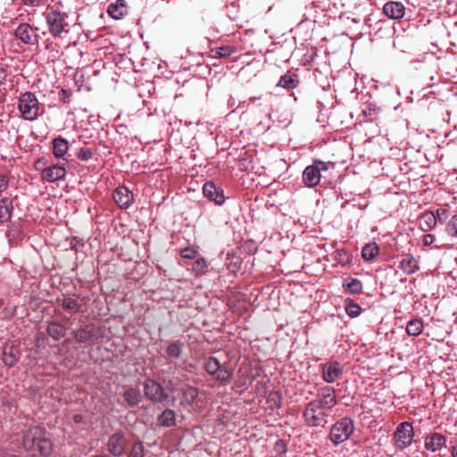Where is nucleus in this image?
Returning a JSON list of instances; mask_svg holds the SVG:
<instances>
[{"label": "nucleus", "mask_w": 457, "mask_h": 457, "mask_svg": "<svg viewBox=\"0 0 457 457\" xmlns=\"http://www.w3.org/2000/svg\"><path fill=\"white\" fill-rule=\"evenodd\" d=\"M337 403L335 389L331 386L322 387L317 397L306 404L303 413L304 422L309 427H325Z\"/></svg>", "instance_id": "f257e3e1"}, {"label": "nucleus", "mask_w": 457, "mask_h": 457, "mask_svg": "<svg viewBox=\"0 0 457 457\" xmlns=\"http://www.w3.org/2000/svg\"><path fill=\"white\" fill-rule=\"evenodd\" d=\"M19 440L25 451L29 452L37 448L44 457H48L53 453L54 445L46 436V431L43 427L32 426L29 428L21 432Z\"/></svg>", "instance_id": "f03ea898"}, {"label": "nucleus", "mask_w": 457, "mask_h": 457, "mask_svg": "<svg viewBox=\"0 0 457 457\" xmlns=\"http://www.w3.org/2000/svg\"><path fill=\"white\" fill-rule=\"evenodd\" d=\"M43 15L53 37H62L70 32L71 25L69 13L59 4L48 5Z\"/></svg>", "instance_id": "7ed1b4c3"}, {"label": "nucleus", "mask_w": 457, "mask_h": 457, "mask_svg": "<svg viewBox=\"0 0 457 457\" xmlns=\"http://www.w3.org/2000/svg\"><path fill=\"white\" fill-rule=\"evenodd\" d=\"M204 368L208 374L225 383L230 382L234 375V367L228 361L220 362L217 357L213 356L205 361Z\"/></svg>", "instance_id": "20e7f679"}, {"label": "nucleus", "mask_w": 457, "mask_h": 457, "mask_svg": "<svg viewBox=\"0 0 457 457\" xmlns=\"http://www.w3.org/2000/svg\"><path fill=\"white\" fill-rule=\"evenodd\" d=\"M18 109L21 117L27 120H35L43 112L40 104L32 92H26L19 98Z\"/></svg>", "instance_id": "39448f33"}, {"label": "nucleus", "mask_w": 457, "mask_h": 457, "mask_svg": "<svg viewBox=\"0 0 457 457\" xmlns=\"http://www.w3.org/2000/svg\"><path fill=\"white\" fill-rule=\"evenodd\" d=\"M354 430L353 422L350 418L345 417L332 425L329 438L336 445L345 442Z\"/></svg>", "instance_id": "423d86ee"}, {"label": "nucleus", "mask_w": 457, "mask_h": 457, "mask_svg": "<svg viewBox=\"0 0 457 457\" xmlns=\"http://www.w3.org/2000/svg\"><path fill=\"white\" fill-rule=\"evenodd\" d=\"M328 163L315 160L312 164L308 165L303 172V182L308 187H313L317 186L321 178V171L328 170Z\"/></svg>", "instance_id": "0eeeda50"}, {"label": "nucleus", "mask_w": 457, "mask_h": 457, "mask_svg": "<svg viewBox=\"0 0 457 457\" xmlns=\"http://www.w3.org/2000/svg\"><path fill=\"white\" fill-rule=\"evenodd\" d=\"M413 436L412 425L408 421H403L396 427L393 439L396 448L403 450L412 444Z\"/></svg>", "instance_id": "6e6552de"}, {"label": "nucleus", "mask_w": 457, "mask_h": 457, "mask_svg": "<svg viewBox=\"0 0 457 457\" xmlns=\"http://www.w3.org/2000/svg\"><path fill=\"white\" fill-rule=\"evenodd\" d=\"M37 29L38 28L32 27L28 22H21L13 31V36L24 45L35 46L39 42V36L37 33Z\"/></svg>", "instance_id": "1a4fd4ad"}, {"label": "nucleus", "mask_w": 457, "mask_h": 457, "mask_svg": "<svg viewBox=\"0 0 457 457\" xmlns=\"http://www.w3.org/2000/svg\"><path fill=\"white\" fill-rule=\"evenodd\" d=\"M144 391L145 396L154 403H162L169 397L163 387L155 380L151 378L145 379L144 383Z\"/></svg>", "instance_id": "9d476101"}, {"label": "nucleus", "mask_w": 457, "mask_h": 457, "mask_svg": "<svg viewBox=\"0 0 457 457\" xmlns=\"http://www.w3.org/2000/svg\"><path fill=\"white\" fill-rule=\"evenodd\" d=\"M107 451L114 457H121L128 446V439L121 432L110 436L107 441Z\"/></svg>", "instance_id": "9b49d317"}, {"label": "nucleus", "mask_w": 457, "mask_h": 457, "mask_svg": "<svg viewBox=\"0 0 457 457\" xmlns=\"http://www.w3.org/2000/svg\"><path fill=\"white\" fill-rule=\"evenodd\" d=\"M66 176L64 164H54L42 169L41 178L50 183L63 179Z\"/></svg>", "instance_id": "f8f14e48"}, {"label": "nucleus", "mask_w": 457, "mask_h": 457, "mask_svg": "<svg viewBox=\"0 0 457 457\" xmlns=\"http://www.w3.org/2000/svg\"><path fill=\"white\" fill-rule=\"evenodd\" d=\"M343 375V370L339 362L328 361L322 364V378L327 383H333Z\"/></svg>", "instance_id": "ddd939ff"}, {"label": "nucleus", "mask_w": 457, "mask_h": 457, "mask_svg": "<svg viewBox=\"0 0 457 457\" xmlns=\"http://www.w3.org/2000/svg\"><path fill=\"white\" fill-rule=\"evenodd\" d=\"M446 438L444 435L434 432L428 435L424 439V446L428 451L436 452L445 447Z\"/></svg>", "instance_id": "4468645a"}, {"label": "nucleus", "mask_w": 457, "mask_h": 457, "mask_svg": "<svg viewBox=\"0 0 457 457\" xmlns=\"http://www.w3.org/2000/svg\"><path fill=\"white\" fill-rule=\"evenodd\" d=\"M71 335L73 336L77 343H88L91 344L98 338V331L96 328H88L80 327L78 329L72 330Z\"/></svg>", "instance_id": "2eb2a0df"}, {"label": "nucleus", "mask_w": 457, "mask_h": 457, "mask_svg": "<svg viewBox=\"0 0 457 457\" xmlns=\"http://www.w3.org/2000/svg\"><path fill=\"white\" fill-rule=\"evenodd\" d=\"M112 197L121 209L129 208L133 201V194L126 187H117L112 194Z\"/></svg>", "instance_id": "dca6fc26"}, {"label": "nucleus", "mask_w": 457, "mask_h": 457, "mask_svg": "<svg viewBox=\"0 0 457 457\" xmlns=\"http://www.w3.org/2000/svg\"><path fill=\"white\" fill-rule=\"evenodd\" d=\"M203 193L205 197L216 204L220 205L225 201L223 190L218 188L213 182H206L203 187Z\"/></svg>", "instance_id": "f3484780"}, {"label": "nucleus", "mask_w": 457, "mask_h": 457, "mask_svg": "<svg viewBox=\"0 0 457 457\" xmlns=\"http://www.w3.org/2000/svg\"><path fill=\"white\" fill-rule=\"evenodd\" d=\"M383 12L393 20H398L404 16L405 7L401 2L390 1L384 4Z\"/></svg>", "instance_id": "a211bd4d"}, {"label": "nucleus", "mask_w": 457, "mask_h": 457, "mask_svg": "<svg viewBox=\"0 0 457 457\" xmlns=\"http://www.w3.org/2000/svg\"><path fill=\"white\" fill-rule=\"evenodd\" d=\"M57 303L63 311L71 314L79 312L82 308L79 297H75L74 295H63L62 298L57 299Z\"/></svg>", "instance_id": "6ab92c4d"}, {"label": "nucleus", "mask_w": 457, "mask_h": 457, "mask_svg": "<svg viewBox=\"0 0 457 457\" xmlns=\"http://www.w3.org/2000/svg\"><path fill=\"white\" fill-rule=\"evenodd\" d=\"M20 351L13 345H4L2 353V361L4 365L12 367L19 361Z\"/></svg>", "instance_id": "aec40b11"}, {"label": "nucleus", "mask_w": 457, "mask_h": 457, "mask_svg": "<svg viewBox=\"0 0 457 457\" xmlns=\"http://www.w3.org/2000/svg\"><path fill=\"white\" fill-rule=\"evenodd\" d=\"M108 14L115 19L120 20L125 16L128 12V6L124 0H117L115 3H112L107 9Z\"/></svg>", "instance_id": "412c9836"}, {"label": "nucleus", "mask_w": 457, "mask_h": 457, "mask_svg": "<svg viewBox=\"0 0 457 457\" xmlns=\"http://www.w3.org/2000/svg\"><path fill=\"white\" fill-rule=\"evenodd\" d=\"M400 269L408 275L415 273L419 269L418 261L411 254H405L401 262Z\"/></svg>", "instance_id": "4be33fe9"}, {"label": "nucleus", "mask_w": 457, "mask_h": 457, "mask_svg": "<svg viewBox=\"0 0 457 457\" xmlns=\"http://www.w3.org/2000/svg\"><path fill=\"white\" fill-rule=\"evenodd\" d=\"M420 228L422 231H429L436 225V217L433 212H425L419 217Z\"/></svg>", "instance_id": "5701e85b"}, {"label": "nucleus", "mask_w": 457, "mask_h": 457, "mask_svg": "<svg viewBox=\"0 0 457 457\" xmlns=\"http://www.w3.org/2000/svg\"><path fill=\"white\" fill-rule=\"evenodd\" d=\"M46 332L54 340H60L66 335V328L57 321H50Z\"/></svg>", "instance_id": "b1692460"}, {"label": "nucleus", "mask_w": 457, "mask_h": 457, "mask_svg": "<svg viewBox=\"0 0 457 457\" xmlns=\"http://www.w3.org/2000/svg\"><path fill=\"white\" fill-rule=\"evenodd\" d=\"M69 149L68 141L58 137L53 140V154L56 158L63 157Z\"/></svg>", "instance_id": "393cba45"}, {"label": "nucleus", "mask_w": 457, "mask_h": 457, "mask_svg": "<svg viewBox=\"0 0 457 457\" xmlns=\"http://www.w3.org/2000/svg\"><path fill=\"white\" fill-rule=\"evenodd\" d=\"M380 112V108L378 107L375 104H368L366 107L362 110L361 115L363 117L364 122H373L378 120V114Z\"/></svg>", "instance_id": "a878e982"}, {"label": "nucleus", "mask_w": 457, "mask_h": 457, "mask_svg": "<svg viewBox=\"0 0 457 457\" xmlns=\"http://www.w3.org/2000/svg\"><path fill=\"white\" fill-rule=\"evenodd\" d=\"M343 287L352 295H359L362 291V283L360 279L348 278L344 280Z\"/></svg>", "instance_id": "bb28decb"}, {"label": "nucleus", "mask_w": 457, "mask_h": 457, "mask_svg": "<svg viewBox=\"0 0 457 457\" xmlns=\"http://www.w3.org/2000/svg\"><path fill=\"white\" fill-rule=\"evenodd\" d=\"M123 398L129 406L133 407L141 401V394L138 389L129 387L124 391Z\"/></svg>", "instance_id": "cd10ccee"}, {"label": "nucleus", "mask_w": 457, "mask_h": 457, "mask_svg": "<svg viewBox=\"0 0 457 457\" xmlns=\"http://www.w3.org/2000/svg\"><path fill=\"white\" fill-rule=\"evenodd\" d=\"M176 422V414L174 411L170 409H166L162 412V414L158 417V423L162 427H171L174 426Z\"/></svg>", "instance_id": "c85d7f7f"}, {"label": "nucleus", "mask_w": 457, "mask_h": 457, "mask_svg": "<svg viewBox=\"0 0 457 457\" xmlns=\"http://www.w3.org/2000/svg\"><path fill=\"white\" fill-rule=\"evenodd\" d=\"M183 343L179 340L170 342L166 348L167 356L172 361L179 359L182 354Z\"/></svg>", "instance_id": "c756f323"}, {"label": "nucleus", "mask_w": 457, "mask_h": 457, "mask_svg": "<svg viewBox=\"0 0 457 457\" xmlns=\"http://www.w3.org/2000/svg\"><path fill=\"white\" fill-rule=\"evenodd\" d=\"M12 204L8 198L0 200V222L7 221L12 215Z\"/></svg>", "instance_id": "7c9ffc66"}, {"label": "nucleus", "mask_w": 457, "mask_h": 457, "mask_svg": "<svg viewBox=\"0 0 457 457\" xmlns=\"http://www.w3.org/2000/svg\"><path fill=\"white\" fill-rule=\"evenodd\" d=\"M423 322L420 319H413L406 325V333L409 336L418 337L422 333Z\"/></svg>", "instance_id": "2f4dec72"}, {"label": "nucleus", "mask_w": 457, "mask_h": 457, "mask_svg": "<svg viewBox=\"0 0 457 457\" xmlns=\"http://www.w3.org/2000/svg\"><path fill=\"white\" fill-rule=\"evenodd\" d=\"M299 83L298 77L295 74H286L280 78L278 82V86L287 88L292 89L297 87Z\"/></svg>", "instance_id": "473e14b6"}, {"label": "nucleus", "mask_w": 457, "mask_h": 457, "mask_svg": "<svg viewBox=\"0 0 457 457\" xmlns=\"http://www.w3.org/2000/svg\"><path fill=\"white\" fill-rule=\"evenodd\" d=\"M379 247L376 243L367 244L361 251V256L365 261H372L378 256Z\"/></svg>", "instance_id": "72a5a7b5"}, {"label": "nucleus", "mask_w": 457, "mask_h": 457, "mask_svg": "<svg viewBox=\"0 0 457 457\" xmlns=\"http://www.w3.org/2000/svg\"><path fill=\"white\" fill-rule=\"evenodd\" d=\"M212 56L214 58H226L236 53V48L230 46H223L212 49Z\"/></svg>", "instance_id": "f704fd0d"}, {"label": "nucleus", "mask_w": 457, "mask_h": 457, "mask_svg": "<svg viewBox=\"0 0 457 457\" xmlns=\"http://www.w3.org/2000/svg\"><path fill=\"white\" fill-rule=\"evenodd\" d=\"M207 270L208 262L204 257L198 258L192 265V271L196 276L204 275L207 272Z\"/></svg>", "instance_id": "c9c22d12"}, {"label": "nucleus", "mask_w": 457, "mask_h": 457, "mask_svg": "<svg viewBox=\"0 0 457 457\" xmlns=\"http://www.w3.org/2000/svg\"><path fill=\"white\" fill-rule=\"evenodd\" d=\"M345 309L347 315L350 316L351 318L358 317L361 312V306L358 303H354L353 300L345 301Z\"/></svg>", "instance_id": "e433bc0d"}, {"label": "nucleus", "mask_w": 457, "mask_h": 457, "mask_svg": "<svg viewBox=\"0 0 457 457\" xmlns=\"http://www.w3.org/2000/svg\"><path fill=\"white\" fill-rule=\"evenodd\" d=\"M446 232L453 237H457V215L451 217L446 224Z\"/></svg>", "instance_id": "4c0bfd02"}, {"label": "nucleus", "mask_w": 457, "mask_h": 457, "mask_svg": "<svg viewBox=\"0 0 457 457\" xmlns=\"http://www.w3.org/2000/svg\"><path fill=\"white\" fill-rule=\"evenodd\" d=\"M144 452L143 443L140 441L136 442L129 452V457H144Z\"/></svg>", "instance_id": "58836bf2"}, {"label": "nucleus", "mask_w": 457, "mask_h": 457, "mask_svg": "<svg viewBox=\"0 0 457 457\" xmlns=\"http://www.w3.org/2000/svg\"><path fill=\"white\" fill-rule=\"evenodd\" d=\"M281 401L282 398L278 392H270L268 395V402L273 408H280Z\"/></svg>", "instance_id": "ea45409f"}, {"label": "nucleus", "mask_w": 457, "mask_h": 457, "mask_svg": "<svg viewBox=\"0 0 457 457\" xmlns=\"http://www.w3.org/2000/svg\"><path fill=\"white\" fill-rule=\"evenodd\" d=\"M183 395L187 403H193L194 400L196 398L198 392L196 388L189 386L184 390Z\"/></svg>", "instance_id": "a19ab883"}, {"label": "nucleus", "mask_w": 457, "mask_h": 457, "mask_svg": "<svg viewBox=\"0 0 457 457\" xmlns=\"http://www.w3.org/2000/svg\"><path fill=\"white\" fill-rule=\"evenodd\" d=\"M93 156V151L90 148H80L77 157L81 161H88Z\"/></svg>", "instance_id": "79ce46f5"}, {"label": "nucleus", "mask_w": 457, "mask_h": 457, "mask_svg": "<svg viewBox=\"0 0 457 457\" xmlns=\"http://www.w3.org/2000/svg\"><path fill=\"white\" fill-rule=\"evenodd\" d=\"M435 215L436 217V221L438 220L440 223H445L449 218V212L446 209L439 208L436 211Z\"/></svg>", "instance_id": "37998d69"}, {"label": "nucleus", "mask_w": 457, "mask_h": 457, "mask_svg": "<svg viewBox=\"0 0 457 457\" xmlns=\"http://www.w3.org/2000/svg\"><path fill=\"white\" fill-rule=\"evenodd\" d=\"M196 253V250L191 247H186L181 251V256L185 259H194Z\"/></svg>", "instance_id": "c03bdc74"}, {"label": "nucleus", "mask_w": 457, "mask_h": 457, "mask_svg": "<svg viewBox=\"0 0 457 457\" xmlns=\"http://www.w3.org/2000/svg\"><path fill=\"white\" fill-rule=\"evenodd\" d=\"M9 187V179L6 176L0 174V193L5 191Z\"/></svg>", "instance_id": "a18cd8bd"}, {"label": "nucleus", "mask_w": 457, "mask_h": 457, "mask_svg": "<svg viewBox=\"0 0 457 457\" xmlns=\"http://www.w3.org/2000/svg\"><path fill=\"white\" fill-rule=\"evenodd\" d=\"M70 97H71V93L65 89H62L60 92H59V98L63 102V103H70Z\"/></svg>", "instance_id": "49530a36"}, {"label": "nucleus", "mask_w": 457, "mask_h": 457, "mask_svg": "<svg viewBox=\"0 0 457 457\" xmlns=\"http://www.w3.org/2000/svg\"><path fill=\"white\" fill-rule=\"evenodd\" d=\"M25 5L31 7H37L43 4V0H21Z\"/></svg>", "instance_id": "de8ad7c7"}, {"label": "nucleus", "mask_w": 457, "mask_h": 457, "mask_svg": "<svg viewBox=\"0 0 457 457\" xmlns=\"http://www.w3.org/2000/svg\"><path fill=\"white\" fill-rule=\"evenodd\" d=\"M436 240V237L432 234H426L423 237V245L426 246L431 245Z\"/></svg>", "instance_id": "09e8293b"}, {"label": "nucleus", "mask_w": 457, "mask_h": 457, "mask_svg": "<svg viewBox=\"0 0 457 457\" xmlns=\"http://www.w3.org/2000/svg\"><path fill=\"white\" fill-rule=\"evenodd\" d=\"M7 78V71L0 67V86L4 85Z\"/></svg>", "instance_id": "8fccbe9b"}, {"label": "nucleus", "mask_w": 457, "mask_h": 457, "mask_svg": "<svg viewBox=\"0 0 457 457\" xmlns=\"http://www.w3.org/2000/svg\"><path fill=\"white\" fill-rule=\"evenodd\" d=\"M43 165H45V162L43 159H37L35 162V168L37 170H40V173L42 172V169L45 168L43 167Z\"/></svg>", "instance_id": "3c124183"}, {"label": "nucleus", "mask_w": 457, "mask_h": 457, "mask_svg": "<svg viewBox=\"0 0 457 457\" xmlns=\"http://www.w3.org/2000/svg\"><path fill=\"white\" fill-rule=\"evenodd\" d=\"M451 453L453 457H457V445L452 447Z\"/></svg>", "instance_id": "603ef678"}, {"label": "nucleus", "mask_w": 457, "mask_h": 457, "mask_svg": "<svg viewBox=\"0 0 457 457\" xmlns=\"http://www.w3.org/2000/svg\"><path fill=\"white\" fill-rule=\"evenodd\" d=\"M75 420H76V421L79 420V416H76V417H75Z\"/></svg>", "instance_id": "864d4df0"}]
</instances>
